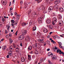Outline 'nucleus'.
<instances>
[{
  "label": "nucleus",
  "instance_id": "41",
  "mask_svg": "<svg viewBox=\"0 0 64 64\" xmlns=\"http://www.w3.org/2000/svg\"><path fill=\"white\" fill-rule=\"evenodd\" d=\"M11 35H12L11 34H10L9 35H8V36H9L10 37H11Z\"/></svg>",
  "mask_w": 64,
  "mask_h": 64
},
{
  "label": "nucleus",
  "instance_id": "6",
  "mask_svg": "<svg viewBox=\"0 0 64 64\" xmlns=\"http://www.w3.org/2000/svg\"><path fill=\"white\" fill-rule=\"evenodd\" d=\"M44 18V16H41V17H39L38 19V21H42V18Z\"/></svg>",
  "mask_w": 64,
  "mask_h": 64
},
{
  "label": "nucleus",
  "instance_id": "4",
  "mask_svg": "<svg viewBox=\"0 0 64 64\" xmlns=\"http://www.w3.org/2000/svg\"><path fill=\"white\" fill-rule=\"evenodd\" d=\"M60 0H56V1H55V2H54V4H58L60 3Z\"/></svg>",
  "mask_w": 64,
  "mask_h": 64
},
{
  "label": "nucleus",
  "instance_id": "57",
  "mask_svg": "<svg viewBox=\"0 0 64 64\" xmlns=\"http://www.w3.org/2000/svg\"><path fill=\"white\" fill-rule=\"evenodd\" d=\"M49 50H50V49L49 48H48L47 50L48 51H49Z\"/></svg>",
  "mask_w": 64,
  "mask_h": 64
},
{
  "label": "nucleus",
  "instance_id": "28",
  "mask_svg": "<svg viewBox=\"0 0 64 64\" xmlns=\"http://www.w3.org/2000/svg\"><path fill=\"white\" fill-rule=\"evenodd\" d=\"M6 48V46H2V49L3 50H5Z\"/></svg>",
  "mask_w": 64,
  "mask_h": 64
},
{
  "label": "nucleus",
  "instance_id": "11",
  "mask_svg": "<svg viewBox=\"0 0 64 64\" xmlns=\"http://www.w3.org/2000/svg\"><path fill=\"white\" fill-rule=\"evenodd\" d=\"M59 10L62 13L63 12H64V9L60 7L59 8Z\"/></svg>",
  "mask_w": 64,
  "mask_h": 64
},
{
  "label": "nucleus",
  "instance_id": "47",
  "mask_svg": "<svg viewBox=\"0 0 64 64\" xmlns=\"http://www.w3.org/2000/svg\"><path fill=\"white\" fill-rule=\"evenodd\" d=\"M59 46L61 48H62V45H59Z\"/></svg>",
  "mask_w": 64,
  "mask_h": 64
},
{
  "label": "nucleus",
  "instance_id": "9",
  "mask_svg": "<svg viewBox=\"0 0 64 64\" xmlns=\"http://www.w3.org/2000/svg\"><path fill=\"white\" fill-rule=\"evenodd\" d=\"M27 33V31L25 30H23L22 32V34L23 35H25Z\"/></svg>",
  "mask_w": 64,
  "mask_h": 64
},
{
  "label": "nucleus",
  "instance_id": "56",
  "mask_svg": "<svg viewBox=\"0 0 64 64\" xmlns=\"http://www.w3.org/2000/svg\"><path fill=\"white\" fill-rule=\"evenodd\" d=\"M38 53H41V50H40L39 51Z\"/></svg>",
  "mask_w": 64,
  "mask_h": 64
},
{
  "label": "nucleus",
  "instance_id": "29",
  "mask_svg": "<svg viewBox=\"0 0 64 64\" xmlns=\"http://www.w3.org/2000/svg\"><path fill=\"white\" fill-rule=\"evenodd\" d=\"M36 30V27H34L33 29H32V30L33 31H35Z\"/></svg>",
  "mask_w": 64,
  "mask_h": 64
},
{
  "label": "nucleus",
  "instance_id": "42",
  "mask_svg": "<svg viewBox=\"0 0 64 64\" xmlns=\"http://www.w3.org/2000/svg\"><path fill=\"white\" fill-rule=\"evenodd\" d=\"M48 63H49V64H52V63L50 62V60L48 61Z\"/></svg>",
  "mask_w": 64,
  "mask_h": 64
},
{
  "label": "nucleus",
  "instance_id": "20",
  "mask_svg": "<svg viewBox=\"0 0 64 64\" xmlns=\"http://www.w3.org/2000/svg\"><path fill=\"white\" fill-rule=\"evenodd\" d=\"M49 27L50 29H53V26H52V25H50L49 26Z\"/></svg>",
  "mask_w": 64,
  "mask_h": 64
},
{
  "label": "nucleus",
  "instance_id": "27",
  "mask_svg": "<svg viewBox=\"0 0 64 64\" xmlns=\"http://www.w3.org/2000/svg\"><path fill=\"white\" fill-rule=\"evenodd\" d=\"M9 40H10V44L12 43V42H13V41H12V40L11 39V38H10Z\"/></svg>",
  "mask_w": 64,
  "mask_h": 64
},
{
  "label": "nucleus",
  "instance_id": "51",
  "mask_svg": "<svg viewBox=\"0 0 64 64\" xmlns=\"http://www.w3.org/2000/svg\"><path fill=\"white\" fill-rule=\"evenodd\" d=\"M52 43H53V44H56V42H55L54 41L52 42Z\"/></svg>",
  "mask_w": 64,
  "mask_h": 64
},
{
  "label": "nucleus",
  "instance_id": "32",
  "mask_svg": "<svg viewBox=\"0 0 64 64\" xmlns=\"http://www.w3.org/2000/svg\"><path fill=\"white\" fill-rule=\"evenodd\" d=\"M35 1H37L38 3L41 2V0H35Z\"/></svg>",
  "mask_w": 64,
  "mask_h": 64
},
{
  "label": "nucleus",
  "instance_id": "49",
  "mask_svg": "<svg viewBox=\"0 0 64 64\" xmlns=\"http://www.w3.org/2000/svg\"><path fill=\"white\" fill-rule=\"evenodd\" d=\"M14 3H15V0H13L12 1V3L13 4H14Z\"/></svg>",
  "mask_w": 64,
  "mask_h": 64
},
{
  "label": "nucleus",
  "instance_id": "12",
  "mask_svg": "<svg viewBox=\"0 0 64 64\" xmlns=\"http://www.w3.org/2000/svg\"><path fill=\"white\" fill-rule=\"evenodd\" d=\"M56 52L57 53H59L60 54H61V53L62 52L61 50L59 49H58L56 50Z\"/></svg>",
  "mask_w": 64,
  "mask_h": 64
},
{
  "label": "nucleus",
  "instance_id": "58",
  "mask_svg": "<svg viewBox=\"0 0 64 64\" xmlns=\"http://www.w3.org/2000/svg\"><path fill=\"white\" fill-rule=\"evenodd\" d=\"M35 64H37V61H36L35 62Z\"/></svg>",
  "mask_w": 64,
  "mask_h": 64
},
{
  "label": "nucleus",
  "instance_id": "40",
  "mask_svg": "<svg viewBox=\"0 0 64 64\" xmlns=\"http://www.w3.org/2000/svg\"><path fill=\"white\" fill-rule=\"evenodd\" d=\"M62 54V55H63V56H64V53L63 52H61V53L60 54Z\"/></svg>",
  "mask_w": 64,
  "mask_h": 64
},
{
  "label": "nucleus",
  "instance_id": "18",
  "mask_svg": "<svg viewBox=\"0 0 64 64\" xmlns=\"http://www.w3.org/2000/svg\"><path fill=\"white\" fill-rule=\"evenodd\" d=\"M22 25L23 26H26V24L25 22H23L22 24Z\"/></svg>",
  "mask_w": 64,
  "mask_h": 64
},
{
  "label": "nucleus",
  "instance_id": "33",
  "mask_svg": "<svg viewBox=\"0 0 64 64\" xmlns=\"http://www.w3.org/2000/svg\"><path fill=\"white\" fill-rule=\"evenodd\" d=\"M32 14L33 15H37V14L36 12H34L32 13Z\"/></svg>",
  "mask_w": 64,
  "mask_h": 64
},
{
  "label": "nucleus",
  "instance_id": "35",
  "mask_svg": "<svg viewBox=\"0 0 64 64\" xmlns=\"http://www.w3.org/2000/svg\"><path fill=\"white\" fill-rule=\"evenodd\" d=\"M58 43L59 44V45H62V43H61V42H58Z\"/></svg>",
  "mask_w": 64,
  "mask_h": 64
},
{
  "label": "nucleus",
  "instance_id": "26",
  "mask_svg": "<svg viewBox=\"0 0 64 64\" xmlns=\"http://www.w3.org/2000/svg\"><path fill=\"white\" fill-rule=\"evenodd\" d=\"M2 3L3 5H6V2H5L4 1H3L2 2Z\"/></svg>",
  "mask_w": 64,
  "mask_h": 64
},
{
  "label": "nucleus",
  "instance_id": "63",
  "mask_svg": "<svg viewBox=\"0 0 64 64\" xmlns=\"http://www.w3.org/2000/svg\"><path fill=\"white\" fill-rule=\"evenodd\" d=\"M4 40V39L3 38V39H2L1 40V41H2L3 40Z\"/></svg>",
  "mask_w": 64,
  "mask_h": 64
},
{
  "label": "nucleus",
  "instance_id": "46",
  "mask_svg": "<svg viewBox=\"0 0 64 64\" xmlns=\"http://www.w3.org/2000/svg\"><path fill=\"white\" fill-rule=\"evenodd\" d=\"M9 58V55H7L6 56V58Z\"/></svg>",
  "mask_w": 64,
  "mask_h": 64
},
{
  "label": "nucleus",
  "instance_id": "23",
  "mask_svg": "<svg viewBox=\"0 0 64 64\" xmlns=\"http://www.w3.org/2000/svg\"><path fill=\"white\" fill-rule=\"evenodd\" d=\"M48 56H51V55H52H52H53V54H52L51 52H50L48 53Z\"/></svg>",
  "mask_w": 64,
  "mask_h": 64
},
{
  "label": "nucleus",
  "instance_id": "1",
  "mask_svg": "<svg viewBox=\"0 0 64 64\" xmlns=\"http://www.w3.org/2000/svg\"><path fill=\"white\" fill-rule=\"evenodd\" d=\"M24 38V36L23 35H21L18 38L19 40H22Z\"/></svg>",
  "mask_w": 64,
  "mask_h": 64
},
{
  "label": "nucleus",
  "instance_id": "45",
  "mask_svg": "<svg viewBox=\"0 0 64 64\" xmlns=\"http://www.w3.org/2000/svg\"><path fill=\"white\" fill-rule=\"evenodd\" d=\"M29 13H28V14L29 15H30V13H31V10H30L29 11Z\"/></svg>",
  "mask_w": 64,
  "mask_h": 64
},
{
  "label": "nucleus",
  "instance_id": "24",
  "mask_svg": "<svg viewBox=\"0 0 64 64\" xmlns=\"http://www.w3.org/2000/svg\"><path fill=\"white\" fill-rule=\"evenodd\" d=\"M57 5H56L54 6V9H56V10H57L58 8H57Z\"/></svg>",
  "mask_w": 64,
  "mask_h": 64
},
{
  "label": "nucleus",
  "instance_id": "30",
  "mask_svg": "<svg viewBox=\"0 0 64 64\" xmlns=\"http://www.w3.org/2000/svg\"><path fill=\"white\" fill-rule=\"evenodd\" d=\"M38 41L40 42H42V41H44V40L43 39H40L38 40Z\"/></svg>",
  "mask_w": 64,
  "mask_h": 64
},
{
  "label": "nucleus",
  "instance_id": "14",
  "mask_svg": "<svg viewBox=\"0 0 64 64\" xmlns=\"http://www.w3.org/2000/svg\"><path fill=\"white\" fill-rule=\"evenodd\" d=\"M43 31L44 33H47L48 32V30L47 29L45 28L44 29Z\"/></svg>",
  "mask_w": 64,
  "mask_h": 64
},
{
  "label": "nucleus",
  "instance_id": "50",
  "mask_svg": "<svg viewBox=\"0 0 64 64\" xmlns=\"http://www.w3.org/2000/svg\"><path fill=\"white\" fill-rule=\"evenodd\" d=\"M8 32L7 31V30H6L5 32V33H6V34H7Z\"/></svg>",
  "mask_w": 64,
  "mask_h": 64
},
{
  "label": "nucleus",
  "instance_id": "22",
  "mask_svg": "<svg viewBox=\"0 0 64 64\" xmlns=\"http://www.w3.org/2000/svg\"><path fill=\"white\" fill-rule=\"evenodd\" d=\"M54 48H53L52 50L53 51H54V52H56V50H57L58 48H57V47H55L54 48Z\"/></svg>",
  "mask_w": 64,
  "mask_h": 64
},
{
  "label": "nucleus",
  "instance_id": "21",
  "mask_svg": "<svg viewBox=\"0 0 64 64\" xmlns=\"http://www.w3.org/2000/svg\"><path fill=\"white\" fill-rule=\"evenodd\" d=\"M6 28H7V30H8V31H9V28H10V26H8V24H7L6 25Z\"/></svg>",
  "mask_w": 64,
  "mask_h": 64
},
{
  "label": "nucleus",
  "instance_id": "60",
  "mask_svg": "<svg viewBox=\"0 0 64 64\" xmlns=\"http://www.w3.org/2000/svg\"><path fill=\"white\" fill-rule=\"evenodd\" d=\"M33 51H31V52H30V54H32V53H33Z\"/></svg>",
  "mask_w": 64,
  "mask_h": 64
},
{
  "label": "nucleus",
  "instance_id": "52",
  "mask_svg": "<svg viewBox=\"0 0 64 64\" xmlns=\"http://www.w3.org/2000/svg\"><path fill=\"white\" fill-rule=\"evenodd\" d=\"M20 46H21V47H22V43H21L20 44Z\"/></svg>",
  "mask_w": 64,
  "mask_h": 64
},
{
  "label": "nucleus",
  "instance_id": "62",
  "mask_svg": "<svg viewBox=\"0 0 64 64\" xmlns=\"http://www.w3.org/2000/svg\"><path fill=\"white\" fill-rule=\"evenodd\" d=\"M60 37H64L62 35H60Z\"/></svg>",
  "mask_w": 64,
  "mask_h": 64
},
{
  "label": "nucleus",
  "instance_id": "53",
  "mask_svg": "<svg viewBox=\"0 0 64 64\" xmlns=\"http://www.w3.org/2000/svg\"><path fill=\"white\" fill-rule=\"evenodd\" d=\"M2 20L3 21V22H4V21H5V19H4V18H3L2 19Z\"/></svg>",
  "mask_w": 64,
  "mask_h": 64
},
{
  "label": "nucleus",
  "instance_id": "15",
  "mask_svg": "<svg viewBox=\"0 0 64 64\" xmlns=\"http://www.w3.org/2000/svg\"><path fill=\"white\" fill-rule=\"evenodd\" d=\"M16 51L17 53H19V49L17 47L16 49Z\"/></svg>",
  "mask_w": 64,
  "mask_h": 64
},
{
  "label": "nucleus",
  "instance_id": "13",
  "mask_svg": "<svg viewBox=\"0 0 64 64\" xmlns=\"http://www.w3.org/2000/svg\"><path fill=\"white\" fill-rule=\"evenodd\" d=\"M53 20H54V21L55 23H56V22H57V19L55 18H53Z\"/></svg>",
  "mask_w": 64,
  "mask_h": 64
},
{
  "label": "nucleus",
  "instance_id": "16",
  "mask_svg": "<svg viewBox=\"0 0 64 64\" xmlns=\"http://www.w3.org/2000/svg\"><path fill=\"white\" fill-rule=\"evenodd\" d=\"M21 61H22V62H23L25 61V59H24V57H22L21 58Z\"/></svg>",
  "mask_w": 64,
  "mask_h": 64
},
{
  "label": "nucleus",
  "instance_id": "19",
  "mask_svg": "<svg viewBox=\"0 0 64 64\" xmlns=\"http://www.w3.org/2000/svg\"><path fill=\"white\" fill-rule=\"evenodd\" d=\"M20 17V16L19 15H18L16 18V19L17 20H18L19 19V18Z\"/></svg>",
  "mask_w": 64,
  "mask_h": 64
},
{
  "label": "nucleus",
  "instance_id": "3",
  "mask_svg": "<svg viewBox=\"0 0 64 64\" xmlns=\"http://www.w3.org/2000/svg\"><path fill=\"white\" fill-rule=\"evenodd\" d=\"M63 24V22L62 20H60L58 22V25L60 26H62Z\"/></svg>",
  "mask_w": 64,
  "mask_h": 64
},
{
  "label": "nucleus",
  "instance_id": "8",
  "mask_svg": "<svg viewBox=\"0 0 64 64\" xmlns=\"http://www.w3.org/2000/svg\"><path fill=\"white\" fill-rule=\"evenodd\" d=\"M58 18V19H62V16L60 14H58L57 16Z\"/></svg>",
  "mask_w": 64,
  "mask_h": 64
},
{
  "label": "nucleus",
  "instance_id": "37",
  "mask_svg": "<svg viewBox=\"0 0 64 64\" xmlns=\"http://www.w3.org/2000/svg\"><path fill=\"white\" fill-rule=\"evenodd\" d=\"M11 23H14V20H11Z\"/></svg>",
  "mask_w": 64,
  "mask_h": 64
},
{
  "label": "nucleus",
  "instance_id": "38",
  "mask_svg": "<svg viewBox=\"0 0 64 64\" xmlns=\"http://www.w3.org/2000/svg\"><path fill=\"white\" fill-rule=\"evenodd\" d=\"M55 23V22L54 21V22H52V23L53 24V25H55V23Z\"/></svg>",
  "mask_w": 64,
  "mask_h": 64
},
{
  "label": "nucleus",
  "instance_id": "31",
  "mask_svg": "<svg viewBox=\"0 0 64 64\" xmlns=\"http://www.w3.org/2000/svg\"><path fill=\"white\" fill-rule=\"evenodd\" d=\"M12 50V48H11V47L10 46V51L12 52V51H13V50Z\"/></svg>",
  "mask_w": 64,
  "mask_h": 64
},
{
  "label": "nucleus",
  "instance_id": "48",
  "mask_svg": "<svg viewBox=\"0 0 64 64\" xmlns=\"http://www.w3.org/2000/svg\"><path fill=\"white\" fill-rule=\"evenodd\" d=\"M53 37L54 39H56V37L55 36H53Z\"/></svg>",
  "mask_w": 64,
  "mask_h": 64
},
{
  "label": "nucleus",
  "instance_id": "55",
  "mask_svg": "<svg viewBox=\"0 0 64 64\" xmlns=\"http://www.w3.org/2000/svg\"><path fill=\"white\" fill-rule=\"evenodd\" d=\"M14 20H15V16H13L12 19H14Z\"/></svg>",
  "mask_w": 64,
  "mask_h": 64
},
{
  "label": "nucleus",
  "instance_id": "10",
  "mask_svg": "<svg viewBox=\"0 0 64 64\" xmlns=\"http://www.w3.org/2000/svg\"><path fill=\"white\" fill-rule=\"evenodd\" d=\"M32 49V47L31 46H29L28 47V51H30Z\"/></svg>",
  "mask_w": 64,
  "mask_h": 64
},
{
  "label": "nucleus",
  "instance_id": "2",
  "mask_svg": "<svg viewBox=\"0 0 64 64\" xmlns=\"http://www.w3.org/2000/svg\"><path fill=\"white\" fill-rule=\"evenodd\" d=\"M51 20L50 19H48L46 20V23L47 24H50Z\"/></svg>",
  "mask_w": 64,
  "mask_h": 64
},
{
  "label": "nucleus",
  "instance_id": "36",
  "mask_svg": "<svg viewBox=\"0 0 64 64\" xmlns=\"http://www.w3.org/2000/svg\"><path fill=\"white\" fill-rule=\"evenodd\" d=\"M55 36L57 38H58H58H59V36H58L57 35H55Z\"/></svg>",
  "mask_w": 64,
  "mask_h": 64
},
{
  "label": "nucleus",
  "instance_id": "59",
  "mask_svg": "<svg viewBox=\"0 0 64 64\" xmlns=\"http://www.w3.org/2000/svg\"><path fill=\"white\" fill-rule=\"evenodd\" d=\"M47 37L48 38H50V36H47Z\"/></svg>",
  "mask_w": 64,
  "mask_h": 64
},
{
  "label": "nucleus",
  "instance_id": "5",
  "mask_svg": "<svg viewBox=\"0 0 64 64\" xmlns=\"http://www.w3.org/2000/svg\"><path fill=\"white\" fill-rule=\"evenodd\" d=\"M51 57H52V59H54V60L57 59V56H55L52 55Z\"/></svg>",
  "mask_w": 64,
  "mask_h": 64
},
{
  "label": "nucleus",
  "instance_id": "34",
  "mask_svg": "<svg viewBox=\"0 0 64 64\" xmlns=\"http://www.w3.org/2000/svg\"><path fill=\"white\" fill-rule=\"evenodd\" d=\"M2 26V24L1 22H0V27H1Z\"/></svg>",
  "mask_w": 64,
  "mask_h": 64
},
{
  "label": "nucleus",
  "instance_id": "54",
  "mask_svg": "<svg viewBox=\"0 0 64 64\" xmlns=\"http://www.w3.org/2000/svg\"><path fill=\"white\" fill-rule=\"evenodd\" d=\"M44 46H46V44L45 43H44Z\"/></svg>",
  "mask_w": 64,
  "mask_h": 64
},
{
  "label": "nucleus",
  "instance_id": "39",
  "mask_svg": "<svg viewBox=\"0 0 64 64\" xmlns=\"http://www.w3.org/2000/svg\"><path fill=\"white\" fill-rule=\"evenodd\" d=\"M43 61V58H42L40 60V63H42V62Z\"/></svg>",
  "mask_w": 64,
  "mask_h": 64
},
{
  "label": "nucleus",
  "instance_id": "43",
  "mask_svg": "<svg viewBox=\"0 0 64 64\" xmlns=\"http://www.w3.org/2000/svg\"><path fill=\"white\" fill-rule=\"evenodd\" d=\"M6 38H9V36L8 35H6Z\"/></svg>",
  "mask_w": 64,
  "mask_h": 64
},
{
  "label": "nucleus",
  "instance_id": "61",
  "mask_svg": "<svg viewBox=\"0 0 64 64\" xmlns=\"http://www.w3.org/2000/svg\"><path fill=\"white\" fill-rule=\"evenodd\" d=\"M52 32H50V35H51V34H52Z\"/></svg>",
  "mask_w": 64,
  "mask_h": 64
},
{
  "label": "nucleus",
  "instance_id": "25",
  "mask_svg": "<svg viewBox=\"0 0 64 64\" xmlns=\"http://www.w3.org/2000/svg\"><path fill=\"white\" fill-rule=\"evenodd\" d=\"M9 55L10 56H12V53L11 51L9 52Z\"/></svg>",
  "mask_w": 64,
  "mask_h": 64
},
{
  "label": "nucleus",
  "instance_id": "44",
  "mask_svg": "<svg viewBox=\"0 0 64 64\" xmlns=\"http://www.w3.org/2000/svg\"><path fill=\"white\" fill-rule=\"evenodd\" d=\"M38 34V35H39V36H40V35H41V34L40 33V32H39L38 33V34Z\"/></svg>",
  "mask_w": 64,
  "mask_h": 64
},
{
  "label": "nucleus",
  "instance_id": "64",
  "mask_svg": "<svg viewBox=\"0 0 64 64\" xmlns=\"http://www.w3.org/2000/svg\"><path fill=\"white\" fill-rule=\"evenodd\" d=\"M20 3L21 4H23V2L21 1L20 2Z\"/></svg>",
  "mask_w": 64,
  "mask_h": 64
},
{
  "label": "nucleus",
  "instance_id": "7",
  "mask_svg": "<svg viewBox=\"0 0 64 64\" xmlns=\"http://www.w3.org/2000/svg\"><path fill=\"white\" fill-rule=\"evenodd\" d=\"M53 9V7L52 6H50L48 9V12H50L51 10H52Z\"/></svg>",
  "mask_w": 64,
  "mask_h": 64
},
{
  "label": "nucleus",
  "instance_id": "17",
  "mask_svg": "<svg viewBox=\"0 0 64 64\" xmlns=\"http://www.w3.org/2000/svg\"><path fill=\"white\" fill-rule=\"evenodd\" d=\"M28 60H31V56H30V55L29 54L28 55Z\"/></svg>",
  "mask_w": 64,
  "mask_h": 64
}]
</instances>
